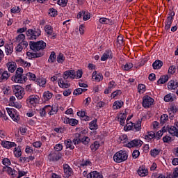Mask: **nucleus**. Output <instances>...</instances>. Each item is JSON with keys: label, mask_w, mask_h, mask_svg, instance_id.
Wrapping results in <instances>:
<instances>
[{"label": "nucleus", "mask_w": 178, "mask_h": 178, "mask_svg": "<svg viewBox=\"0 0 178 178\" xmlns=\"http://www.w3.org/2000/svg\"><path fill=\"white\" fill-rule=\"evenodd\" d=\"M41 28H33L32 29H28L26 32V35L28 40L34 41V40H38V37L41 36Z\"/></svg>", "instance_id": "20e7f679"}, {"label": "nucleus", "mask_w": 178, "mask_h": 178, "mask_svg": "<svg viewBox=\"0 0 178 178\" xmlns=\"http://www.w3.org/2000/svg\"><path fill=\"white\" fill-rule=\"evenodd\" d=\"M25 78L26 79V81H27V80H32V81H35L37 80V76H35V75L31 72L25 74Z\"/></svg>", "instance_id": "2f4dec72"}, {"label": "nucleus", "mask_w": 178, "mask_h": 178, "mask_svg": "<svg viewBox=\"0 0 178 178\" xmlns=\"http://www.w3.org/2000/svg\"><path fill=\"white\" fill-rule=\"evenodd\" d=\"M49 63H55L56 62V53L51 51L48 59Z\"/></svg>", "instance_id": "f704fd0d"}, {"label": "nucleus", "mask_w": 178, "mask_h": 178, "mask_svg": "<svg viewBox=\"0 0 178 178\" xmlns=\"http://www.w3.org/2000/svg\"><path fill=\"white\" fill-rule=\"evenodd\" d=\"M3 170H6L8 175H9V176H11V177L15 178L17 176V171H16L15 169L12 168L11 167L3 166Z\"/></svg>", "instance_id": "2eb2a0df"}, {"label": "nucleus", "mask_w": 178, "mask_h": 178, "mask_svg": "<svg viewBox=\"0 0 178 178\" xmlns=\"http://www.w3.org/2000/svg\"><path fill=\"white\" fill-rule=\"evenodd\" d=\"M178 87V81L175 80H171L168 83V88L169 90H176Z\"/></svg>", "instance_id": "b1692460"}, {"label": "nucleus", "mask_w": 178, "mask_h": 178, "mask_svg": "<svg viewBox=\"0 0 178 178\" xmlns=\"http://www.w3.org/2000/svg\"><path fill=\"white\" fill-rule=\"evenodd\" d=\"M92 79L95 81L99 82L104 80V76L100 72L98 73L97 71H95L92 74Z\"/></svg>", "instance_id": "aec40b11"}, {"label": "nucleus", "mask_w": 178, "mask_h": 178, "mask_svg": "<svg viewBox=\"0 0 178 178\" xmlns=\"http://www.w3.org/2000/svg\"><path fill=\"white\" fill-rule=\"evenodd\" d=\"M1 145L3 148H6L7 149H10V148H13V147H16V143L10 142L8 140H1Z\"/></svg>", "instance_id": "4468645a"}, {"label": "nucleus", "mask_w": 178, "mask_h": 178, "mask_svg": "<svg viewBox=\"0 0 178 178\" xmlns=\"http://www.w3.org/2000/svg\"><path fill=\"white\" fill-rule=\"evenodd\" d=\"M151 156H153V158H156L157 155H159L161 154V149H153L150 150L149 152Z\"/></svg>", "instance_id": "a18cd8bd"}, {"label": "nucleus", "mask_w": 178, "mask_h": 178, "mask_svg": "<svg viewBox=\"0 0 178 178\" xmlns=\"http://www.w3.org/2000/svg\"><path fill=\"white\" fill-rule=\"evenodd\" d=\"M11 13H20V8L19 6L17 7H13V8H11L10 10Z\"/></svg>", "instance_id": "774afa93"}, {"label": "nucleus", "mask_w": 178, "mask_h": 178, "mask_svg": "<svg viewBox=\"0 0 178 178\" xmlns=\"http://www.w3.org/2000/svg\"><path fill=\"white\" fill-rule=\"evenodd\" d=\"M24 70L22 67H18L15 72V76H13L11 78L12 81L15 83H19L20 84H23L26 83V76L25 74H23Z\"/></svg>", "instance_id": "f03ea898"}, {"label": "nucleus", "mask_w": 178, "mask_h": 178, "mask_svg": "<svg viewBox=\"0 0 178 178\" xmlns=\"http://www.w3.org/2000/svg\"><path fill=\"white\" fill-rule=\"evenodd\" d=\"M86 91H87L86 88L83 89L81 88H79L74 90L73 94L74 95H81V94H83V92H86Z\"/></svg>", "instance_id": "37998d69"}, {"label": "nucleus", "mask_w": 178, "mask_h": 178, "mask_svg": "<svg viewBox=\"0 0 178 178\" xmlns=\"http://www.w3.org/2000/svg\"><path fill=\"white\" fill-rule=\"evenodd\" d=\"M141 120H138L136 122L134 123V131H141Z\"/></svg>", "instance_id": "7c9ffc66"}, {"label": "nucleus", "mask_w": 178, "mask_h": 178, "mask_svg": "<svg viewBox=\"0 0 178 178\" xmlns=\"http://www.w3.org/2000/svg\"><path fill=\"white\" fill-rule=\"evenodd\" d=\"M134 66V65L131 63H127L125 65H123L122 66L123 70H125L126 72H129V70H130V69H133V67Z\"/></svg>", "instance_id": "79ce46f5"}, {"label": "nucleus", "mask_w": 178, "mask_h": 178, "mask_svg": "<svg viewBox=\"0 0 178 178\" xmlns=\"http://www.w3.org/2000/svg\"><path fill=\"white\" fill-rule=\"evenodd\" d=\"M18 175L17 177V178H22L24 176H27V173H29V171H23L22 170H18Z\"/></svg>", "instance_id": "6e6d98bb"}, {"label": "nucleus", "mask_w": 178, "mask_h": 178, "mask_svg": "<svg viewBox=\"0 0 178 178\" xmlns=\"http://www.w3.org/2000/svg\"><path fill=\"white\" fill-rule=\"evenodd\" d=\"M1 163L4 165V166H10V165H12V162H10V159L8 158H4L1 161Z\"/></svg>", "instance_id": "4d7b16f0"}, {"label": "nucleus", "mask_w": 178, "mask_h": 178, "mask_svg": "<svg viewBox=\"0 0 178 178\" xmlns=\"http://www.w3.org/2000/svg\"><path fill=\"white\" fill-rule=\"evenodd\" d=\"M89 19H90V13H88V11H84L83 20H84V22H87V20H89Z\"/></svg>", "instance_id": "338daca9"}, {"label": "nucleus", "mask_w": 178, "mask_h": 178, "mask_svg": "<svg viewBox=\"0 0 178 178\" xmlns=\"http://www.w3.org/2000/svg\"><path fill=\"white\" fill-rule=\"evenodd\" d=\"M79 168H80V169H86L87 166H92V163H91L89 159L84 160V159H83L82 161H79Z\"/></svg>", "instance_id": "a211bd4d"}, {"label": "nucleus", "mask_w": 178, "mask_h": 178, "mask_svg": "<svg viewBox=\"0 0 178 178\" xmlns=\"http://www.w3.org/2000/svg\"><path fill=\"white\" fill-rule=\"evenodd\" d=\"M14 154L15 158H20L22 156V149L20 147H15L14 149Z\"/></svg>", "instance_id": "8fccbe9b"}, {"label": "nucleus", "mask_w": 178, "mask_h": 178, "mask_svg": "<svg viewBox=\"0 0 178 178\" xmlns=\"http://www.w3.org/2000/svg\"><path fill=\"white\" fill-rule=\"evenodd\" d=\"M99 22L101 24H109V23H111V19L106 17H101L99 19Z\"/></svg>", "instance_id": "5fc2aeb1"}, {"label": "nucleus", "mask_w": 178, "mask_h": 178, "mask_svg": "<svg viewBox=\"0 0 178 178\" xmlns=\"http://www.w3.org/2000/svg\"><path fill=\"white\" fill-rule=\"evenodd\" d=\"M172 23H173V19H172V17H167V19L164 22L165 30L167 31L170 30V27Z\"/></svg>", "instance_id": "cd10ccee"}, {"label": "nucleus", "mask_w": 178, "mask_h": 178, "mask_svg": "<svg viewBox=\"0 0 178 178\" xmlns=\"http://www.w3.org/2000/svg\"><path fill=\"white\" fill-rule=\"evenodd\" d=\"M63 177L64 178H69L71 177V176H73L74 175V172L73 171V168H70V165L69 164H63Z\"/></svg>", "instance_id": "6e6552de"}, {"label": "nucleus", "mask_w": 178, "mask_h": 178, "mask_svg": "<svg viewBox=\"0 0 178 178\" xmlns=\"http://www.w3.org/2000/svg\"><path fill=\"white\" fill-rule=\"evenodd\" d=\"M120 143L122 144H124V145H126L129 143V138L127 137V135L123 134L121 136H120Z\"/></svg>", "instance_id": "a19ab883"}, {"label": "nucleus", "mask_w": 178, "mask_h": 178, "mask_svg": "<svg viewBox=\"0 0 178 178\" xmlns=\"http://www.w3.org/2000/svg\"><path fill=\"white\" fill-rule=\"evenodd\" d=\"M138 175H139L140 177L148 176V169H147V167H145V165L140 166L138 170Z\"/></svg>", "instance_id": "dca6fc26"}, {"label": "nucleus", "mask_w": 178, "mask_h": 178, "mask_svg": "<svg viewBox=\"0 0 178 178\" xmlns=\"http://www.w3.org/2000/svg\"><path fill=\"white\" fill-rule=\"evenodd\" d=\"M64 123L65 124H70V126H77L79 124V120L75 118H69L65 117L64 119Z\"/></svg>", "instance_id": "f3484780"}, {"label": "nucleus", "mask_w": 178, "mask_h": 178, "mask_svg": "<svg viewBox=\"0 0 178 178\" xmlns=\"http://www.w3.org/2000/svg\"><path fill=\"white\" fill-rule=\"evenodd\" d=\"M62 149H63V145L60 143H58L54 146L55 152H59L60 151H62Z\"/></svg>", "instance_id": "bf43d9fd"}, {"label": "nucleus", "mask_w": 178, "mask_h": 178, "mask_svg": "<svg viewBox=\"0 0 178 178\" xmlns=\"http://www.w3.org/2000/svg\"><path fill=\"white\" fill-rule=\"evenodd\" d=\"M168 120H169V115H168L167 114H163L161 116L160 122H161V124H162V126H163V124H165V123Z\"/></svg>", "instance_id": "c03bdc74"}, {"label": "nucleus", "mask_w": 178, "mask_h": 178, "mask_svg": "<svg viewBox=\"0 0 178 178\" xmlns=\"http://www.w3.org/2000/svg\"><path fill=\"white\" fill-rule=\"evenodd\" d=\"M127 117V114L126 113H123L121 117H117L116 120L120 122V126H124V123L126 122V118Z\"/></svg>", "instance_id": "a878e982"}, {"label": "nucleus", "mask_w": 178, "mask_h": 178, "mask_svg": "<svg viewBox=\"0 0 178 178\" xmlns=\"http://www.w3.org/2000/svg\"><path fill=\"white\" fill-rule=\"evenodd\" d=\"M13 52V45L8 44L6 46V55H10Z\"/></svg>", "instance_id": "3c124183"}, {"label": "nucleus", "mask_w": 178, "mask_h": 178, "mask_svg": "<svg viewBox=\"0 0 178 178\" xmlns=\"http://www.w3.org/2000/svg\"><path fill=\"white\" fill-rule=\"evenodd\" d=\"M154 102H155L154 98L148 95H145L143 97L142 106L145 109L151 108L154 105Z\"/></svg>", "instance_id": "423d86ee"}, {"label": "nucleus", "mask_w": 178, "mask_h": 178, "mask_svg": "<svg viewBox=\"0 0 178 178\" xmlns=\"http://www.w3.org/2000/svg\"><path fill=\"white\" fill-rule=\"evenodd\" d=\"M49 15L51 17H55V16H58V10L55 8H49Z\"/></svg>", "instance_id": "864d4df0"}, {"label": "nucleus", "mask_w": 178, "mask_h": 178, "mask_svg": "<svg viewBox=\"0 0 178 178\" xmlns=\"http://www.w3.org/2000/svg\"><path fill=\"white\" fill-rule=\"evenodd\" d=\"M65 145L66 146V148H69L70 149L73 150L74 148V145H73V142L72 140L68 139L67 140H65Z\"/></svg>", "instance_id": "ea45409f"}, {"label": "nucleus", "mask_w": 178, "mask_h": 178, "mask_svg": "<svg viewBox=\"0 0 178 178\" xmlns=\"http://www.w3.org/2000/svg\"><path fill=\"white\" fill-rule=\"evenodd\" d=\"M116 86H118L116 84V82H115V81H111L109 83H108V88L111 90H113V88H116Z\"/></svg>", "instance_id": "0e129e2a"}, {"label": "nucleus", "mask_w": 178, "mask_h": 178, "mask_svg": "<svg viewBox=\"0 0 178 178\" xmlns=\"http://www.w3.org/2000/svg\"><path fill=\"white\" fill-rule=\"evenodd\" d=\"M175 95L172 94H168L164 97L165 102H173L175 101Z\"/></svg>", "instance_id": "e433bc0d"}, {"label": "nucleus", "mask_w": 178, "mask_h": 178, "mask_svg": "<svg viewBox=\"0 0 178 178\" xmlns=\"http://www.w3.org/2000/svg\"><path fill=\"white\" fill-rule=\"evenodd\" d=\"M143 142L140 139H134L128 143L124 145L127 148H140L143 145Z\"/></svg>", "instance_id": "0eeeda50"}, {"label": "nucleus", "mask_w": 178, "mask_h": 178, "mask_svg": "<svg viewBox=\"0 0 178 178\" xmlns=\"http://www.w3.org/2000/svg\"><path fill=\"white\" fill-rule=\"evenodd\" d=\"M163 66V62L161 60H156L153 63H152V67L154 69V70H158L161 69Z\"/></svg>", "instance_id": "393cba45"}, {"label": "nucleus", "mask_w": 178, "mask_h": 178, "mask_svg": "<svg viewBox=\"0 0 178 178\" xmlns=\"http://www.w3.org/2000/svg\"><path fill=\"white\" fill-rule=\"evenodd\" d=\"M63 79L64 80H67L68 79L74 80L76 79V71L74 70H70L64 72Z\"/></svg>", "instance_id": "9b49d317"}, {"label": "nucleus", "mask_w": 178, "mask_h": 178, "mask_svg": "<svg viewBox=\"0 0 178 178\" xmlns=\"http://www.w3.org/2000/svg\"><path fill=\"white\" fill-rule=\"evenodd\" d=\"M26 102L34 106V104H38L40 102V97L37 95H32L26 99Z\"/></svg>", "instance_id": "ddd939ff"}, {"label": "nucleus", "mask_w": 178, "mask_h": 178, "mask_svg": "<svg viewBox=\"0 0 178 178\" xmlns=\"http://www.w3.org/2000/svg\"><path fill=\"white\" fill-rule=\"evenodd\" d=\"M26 38V35L23 34V33H20L19 35H18L15 40H16V42H20V41H24V40H25Z\"/></svg>", "instance_id": "13d9d810"}, {"label": "nucleus", "mask_w": 178, "mask_h": 178, "mask_svg": "<svg viewBox=\"0 0 178 178\" xmlns=\"http://www.w3.org/2000/svg\"><path fill=\"white\" fill-rule=\"evenodd\" d=\"M53 96L54 94L49 92V90L44 91L42 95V102L46 104V102H48V101H49Z\"/></svg>", "instance_id": "6ab92c4d"}, {"label": "nucleus", "mask_w": 178, "mask_h": 178, "mask_svg": "<svg viewBox=\"0 0 178 178\" xmlns=\"http://www.w3.org/2000/svg\"><path fill=\"white\" fill-rule=\"evenodd\" d=\"M61 159L62 153L60 152H51L48 156V159L50 162H58Z\"/></svg>", "instance_id": "1a4fd4ad"}, {"label": "nucleus", "mask_w": 178, "mask_h": 178, "mask_svg": "<svg viewBox=\"0 0 178 178\" xmlns=\"http://www.w3.org/2000/svg\"><path fill=\"white\" fill-rule=\"evenodd\" d=\"M16 62L19 63V65H20L21 66H23V67H30V66H31V63L22 58L17 60Z\"/></svg>", "instance_id": "c85d7f7f"}, {"label": "nucleus", "mask_w": 178, "mask_h": 178, "mask_svg": "<svg viewBox=\"0 0 178 178\" xmlns=\"http://www.w3.org/2000/svg\"><path fill=\"white\" fill-rule=\"evenodd\" d=\"M6 66L8 67V72H10V73H14L15 70H16V69L17 68V65H16V63L13 61L8 62L6 64Z\"/></svg>", "instance_id": "412c9836"}, {"label": "nucleus", "mask_w": 178, "mask_h": 178, "mask_svg": "<svg viewBox=\"0 0 178 178\" xmlns=\"http://www.w3.org/2000/svg\"><path fill=\"white\" fill-rule=\"evenodd\" d=\"M138 90L139 94H144V92L147 91V88L145 87V85L140 83L138 86Z\"/></svg>", "instance_id": "49530a36"}, {"label": "nucleus", "mask_w": 178, "mask_h": 178, "mask_svg": "<svg viewBox=\"0 0 178 178\" xmlns=\"http://www.w3.org/2000/svg\"><path fill=\"white\" fill-rule=\"evenodd\" d=\"M104 54L108 57V59H113V54H112V50L107 49Z\"/></svg>", "instance_id": "680f3d73"}, {"label": "nucleus", "mask_w": 178, "mask_h": 178, "mask_svg": "<svg viewBox=\"0 0 178 178\" xmlns=\"http://www.w3.org/2000/svg\"><path fill=\"white\" fill-rule=\"evenodd\" d=\"M118 95H122L121 90H117L113 92L111 95V97H112V98H115V97H118Z\"/></svg>", "instance_id": "e2e57ef3"}, {"label": "nucleus", "mask_w": 178, "mask_h": 178, "mask_svg": "<svg viewBox=\"0 0 178 178\" xmlns=\"http://www.w3.org/2000/svg\"><path fill=\"white\" fill-rule=\"evenodd\" d=\"M144 138L147 141V143H151L152 140L155 138V132L152 131H148L147 134L144 136Z\"/></svg>", "instance_id": "5701e85b"}, {"label": "nucleus", "mask_w": 178, "mask_h": 178, "mask_svg": "<svg viewBox=\"0 0 178 178\" xmlns=\"http://www.w3.org/2000/svg\"><path fill=\"white\" fill-rule=\"evenodd\" d=\"M90 141H91V139L88 136H83L82 138V144L83 145H86V147H88L90 145Z\"/></svg>", "instance_id": "603ef678"}, {"label": "nucleus", "mask_w": 178, "mask_h": 178, "mask_svg": "<svg viewBox=\"0 0 178 178\" xmlns=\"http://www.w3.org/2000/svg\"><path fill=\"white\" fill-rule=\"evenodd\" d=\"M65 59H66V57H65V56L62 53H60L57 56V62H58V63H63V62H65Z\"/></svg>", "instance_id": "09e8293b"}, {"label": "nucleus", "mask_w": 178, "mask_h": 178, "mask_svg": "<svg viewBox=\"0 0 178 178\" xmlns=\"http://www.w3.org/2000/svg\"><path fill=\"white\" fill-rule=\"evenodd\" d=\"M44 31L47 33L48 37H50L51 40H55L56 38V33L54 32V28L51 25H46L44 26Z\"/></svg>", "instance_id": "9d476101"}, {"label": "nucleus", "mask_w": 178, "mask_h": 178, "mask_svg": "<svg viewBox=\"0 0 178 178\" xmlns=\"http://www.w3.org/2000/svg\"><path fill=\"white\" fill-rule=\"evenodd\" d=\"M123 105H124V103L122 100L115 101L113 104V108L114 111H116L118 109H120V108H122V106H123Z\"/></svg>", "instance_id": "72a5a7b5"}, {"label": "nucleus", "mask_w": 178, "mask_h": 178, "mask_svg": "<svg viewBox=\"0 0 178 178\" xmlns=\"http://www.w3.org/2000/svg\"><path fill=\"white\" fill-rule=\"evenodd\" d=\"M129 158V153L126 150H120L113 155V161L116 163H122L125 162Z\"/></svg>", "instance_id": "7ed1b4c3"}, {"label": "nucleus", "mask_w": 178, "mask_h": 178, "mask_svg": "<svg viewBox=\"0 0 178 178\" xmlns=\"http://www.w3.org/2000/svg\"><path fill=\"white\" fill-rule=\"evenodd\" d=\"M46 108H50V112L49 113V116L56 115L58 113V108L56 106H47Z\"/></svg>", "instance_id": "58836bf2"}, {"label": "nucleus", "mask_w": 178, "mask_h": 178, "mask_svg": "<svg viewBox=\"0 0 178 178\" xmlns=\"http://www.w3.org/2000/svg\"><path fill=\"white\" fill-rule=\"evenodd\" d=\"M65 79H59L58 81V84L60 88H69L70 87V83H67V81H65Z\"/></svg>", "instance_id": "4be33fe9"}, {"label": "nucleus", "mask_w": 178, "mask_h": 178, "mask_svg": "<svg viewBox=\"0 0 178 178\" xmlns=\"http://www.w3.org/2000/svg\"><path fill=\"white\" fill-rule=\"evenodd\" d=\"M99 148V143L98 141H95L92 145H90V149L95 152Z\"/></svg>", "instance_id": "de8ad7c7"}, {"label": "nucleus", "mask_w": 178, "mask_h": 178, "mask_svg": "<svg viewBox=\"0 0 178 178\" xmlns=\"http://www.w3.org/2000/svg\"><path fill=\"white\" fill-rule=\"evenodd\" d=\"M169 81V76L168 75H162L160 76V79L157 81V85L159 84H165L167 81Z\"/></svg>", "instance_id": "bb28decb"}, {"label": "nucleus", "mask_w": 178, "mask_h": 178, "mask_svg": "<svg viewBox=\"0 0 178 178\" xmlns=\"http://www.w3.org/2000/svg\"><path fill=\"white\" fill-rule=\"evenodd\" d=\"M97 120L95 119L89 123L90 130H97L98 129V124L97 123Z\"/></svg>", "instance_id": "c756f323"}, {"label": "nucleus", "mask_w": 178, "mask_h": 178, "mask_svg": "<svg viewBox=\"0 0 178 178\" xmlns=\"http://www.w3.org/2000/svg\"><path fill=\"white\" fill-rule=\"evenodd\" d=\"M124 131H130V130H133L134 131V123L131 122L130 123H127V124L124 127Z\"/></svg>", "instance_id": "c9c22d12"}, {"label": "nucleus", "mask_w": 178, "mask_h": 178, "mask_svg": "<svg viewBox=\"0 0 178 178\" xmlns=\"http://www.w3.org/2000/svg\"><path fill=\"white\" fill-rule=\"evenodd\" d=\"M9 77H10V73L1 68L0 69V83H3V81H6L8 79H9Z\"/></svg>", "instance_id": "f8f14e48"}, {"label": "nucleus", "mask_w": 178, "mask_h": 178, "mask_svg": "<svg viewBox=\"0 0 178 178\" xmlns=\"http://www.w3.org/2000/svg\"><path fill=\"white\" fill-rule=\"evenodd\" d=\"M13 92L17 99H22L23 97H24V88L19 85H14L12 86Z\"/></svg>", "instance_id": "39448f33"}, {"label": "nucleus", "mask_w": 178, "mask_h": 178, "mask_svg": "<svg viewBox=\"0 0 178 178\" xmlns=\"http://www.w3.org/2000/svg\"><path fill=\"white\" fill-rule=\"evenodd\" d=\"M139 156H140V151L137 149L134 150L132 153V158H134V159H137V158H138Z\"/></svg>", "instance_id": "69168bd1"}, {"label": "nucleus", "mask_w": 178, "mask_h": 178, "mask_svg": "<svg viewBox=\"0 0 178 178\" xmlns=\"http://www.w3.org/2000/svg\"><path fill=\"white\" fill-rule=\"evenodd\" d=\"M35 81L40 87H44L45 84H47V79L45 78L36 79Z\"/></svg>", "instance_id": "473e14b6"}, {"label": "nucleus", "mask_w": 178, "mask_h": 178, "mask_svg": "<svg viewBox=\"0 0 178 178\" xmlns=\"http://www.w3.org/2000/svg\"><path fill=\"white\" fill-rule=\"evenodd\" d=\"M35 53H32L31 55V59L35 58H41L42 56H44L45 52L44 51H35Z\"/></svg>", "instance_id": "4c0bfd02"}, {"label": "nucleus", "mask_w": 178, "mask_h": 178, "mask_svg": "<svg viewBox=\"0 0 178 178\" xmlns=\"http://www.w3.org/2000/svg\"><path fill=\"white\" fill-rule=\"evenodd\" d=\"M29 47L33 52H44V49L47 48V43L44 40L37 42H29Z\"/></svg>", "instance_id": "f257e3e1"}, {"label": "nucleus", "mask_w": 178, "mask_h": 178, "mask_svg": "<svg viewBox=\"0 0 178 178\" xmlns=\"http://www.w3.org/2000/svg\"><path fill=\"white\" fill-rule=\"evenodd\" d=\"M176 131H177V128L175 126H172L169 129L168 132L170 134H172V136H175L176 134Z\"/></svg>", "instance_id": "052dcab7"}]
</instances>
